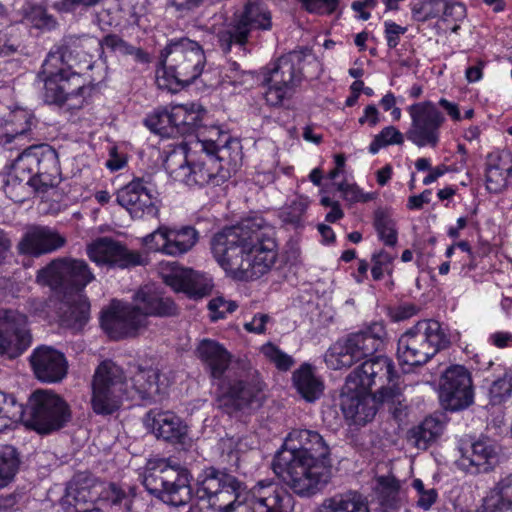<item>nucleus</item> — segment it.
<instances>
[{"instance_id": "f257e3e1", "label": "nucleus", "mask_w": 512, "mask_h": 512, "mask_svg": "<svg viewBox=\"0 0 512 512\" xmlns=\"http://www.w3.org/2000/svg\"><path fill=\"white\" fill-rule=\"evenodd\" d=\"M386 329L382 322H373L357 332L337 340L326 351V365L338 370L361 362L346 377L345 383L365 393L377 390L374 398L379 402L392 401L398 394L399 375L391 358L374 354L384 347Z\"/></svg>"}, {"instance_id": "f03ea898", "label": "nucleus", "mask_w": 512, "mask_h": 512, "mask_svg": "<svg viewBox=\"0 0 512 512\" xmlns=\"http://www.w3.org/2000/svg\"><path fill=\"white\" fill-rule=\"evenodd\" d=\"M211 251L225 272L238 281L259 279L271 270L277 259L274 232L260 216L216 233Z\"/></svg>"}, {"instance_id": "7ed1b4c3", "label": "nucleus", "mask_w": 512, "mask_h": 512, "mask_svg": "<svg viewBox=\"0 0 512 512\" xmlns=\"http://www.w3.org/2000/svg\"><path fill=\"white\" fill-rule=\"evenodd\" d=\"M330 454V446L319 432L293 429L276 453L272 469L295 494L311 497L330 481Z\"/></svg>"}, {"instance_id": "20e7f679", "label": "nucleus", "mask_w": 512, "mask_h": 512, "mask_svg": "<svg viewBox=\"0 0 512 512\" xmlns=\"http://www.w3.org/2000/svg\"><path fill=\"white\" fill-rule=\"evenodd\" d=\"M174 301L162 295L152 285H145L133 295V302L113 300L102 312L100 323L111 339L120 340L138 335L148 325V317L176 315Z\"/></svg>"}, {"instance_id": "39448f33", "label": "nucleus", "mask_w": 512, "mask_h": 512, "mask_svg": "<svg viewBox=\"0 0 512 512\" xmlns=\"http://www.w3.org/2000/svg\"><path fill=\"white\" fill-rule=\"evenodd\" d=\"M71 46L64 43L47 54L38 79L44 83L47 103L66 105L69 110H79L90 104L92 88L81 83V76L71 70Z\"/></svg>"}, {"instance_id": "423d86ee", "label": "nucleus", "mask_w": 512, "mask_h": 512, "mask_svg": "<svg viewBox=\"0 0 512 512\" xmlns=\"http://www.w3.org/2000/svg\"><path fill=\"white\" fill-rule=\"evenodd\" d=\"M206 57L202 46L189 38L172 39L159 56L156 81L160 88L176 92L190 85L204 72Z\"/></svg>"}, {"instance_id": "0eeeda50", "label": "nucleus", "mask_w": 512, "mask_h": 512, "mask_svg": "<svg viewBox=\"0 0 512 512\" xmlns=\"http://www.w3.org/2000/svg\"><path fill=\"white\" fill-rule=\"evenodd\" d=\"M58 154L48 144H32L24 148L7 166L5 189L25 183L45 192L59 182Z\"/></svg>"}, {"instance_id": "6e6552de", "label": "nucleus", "mask_w": 512, "mask_h": 512, "mask_svg": "<svg viewBox=\"0 0 512 512\" xmlns=\"http://www.w3.org/2000/svg\"><path fill=\"white\" fill-rule=\"evenodd\" d=\"M163 166L171 179L189 187L220 186L229 178V170L214 155L182 146L168 153Z\"/></svg>"}, {"instance_id": "1a4fd4ad", "label": "nucleus", "mask_w": 512, "mask_h": 512, "mask_svg": "<svg viewBox=\"0 0 512 512\" xmlns=\"http://www.w3.org/2000/svg\"><path fill=\"white\" fill-rule=\"evenodd\" d=\"M190 470L171 459H160L148 463L143 475L145 489L163 503L182 507L195 497Z\"/></svg>"}, {"instance_id": "9d476101", "label": "nucleus", "mask_w": 512, "mask_h": 512, "mask_svg": "<svg viewBox=\"0 0 512 512\" xmlns=\"http://www.w3.org/2000/svg\"><path fill=\"white\" fill-rule=\"evenodd\" d=\"M449 344V337L439 321L423 319L399 337L397 359L401 366H421Z\"/></svg>"}, {"instance_id": "9b49d317", "label": "nucleus", "mask_w": 512, "mask_h": 512, "mask_svg": "<svg viewBox=\"0 0 512 512\" xmlns=\"http://www.w3.org/2000/svg\"><path fill=\"white\" fill-rule=\"evenodd\" d=\"M305 54L291 51L263 68L264 93L268 105L278 107L292 98L304 79Z\"/></svg>"}, {"instance_id": "f8f14e48", "label": "nucleus", "mask_w": 512, "mask_h": 512, "mask_svg": "<svg viewBox=\"0 0 512 512\" xmlns=\"http://www.w3.org/2000/svg\"><path fill=\"white\" fill-rule=\"evenodd\" d=\"M135 395L128 390L122 368L111 360L102 361L95 370L92 381L91 407L95 414L112 415L122 405L124 398Z\"/></svg>"}, {"instance_id": "ddd939ff", "label": "nucleus", "mask_w": 512, "mask_h": 512, "mask_svg": "<svg viewBox=\"0 0 512 512\" xmlns=\"http://www.w3.org/2000/svg\"><path fill=\"white\" fill-rule=\"evenodd\" d=\"M272 27V12L263 0H247L240 14L235 16L226 29L218 32V43L227 54L233 45L242 48L253 33L267 32Z\"/></svg>"}, {"instance_id": "4468645a", "label": "nucleus", "mask_w": 512, "mask_h": 512, "mask_svg": "<svg viewBox=\"0 0 512 512\" xmlns=\"http://www.w3.org/2000/svg\"><path fill=\"white\" fill-rule=\"evenodd\" d=\"M264 384L256 373L245 376L231 375L218 383L217 407L232 415L246 409H257L264 401Z\"/></svg>"}, {"instance_id": "2eb2a0df", "label": "nucleus", "mask_w": 512, "mask_h": 512, "mask_svg": "<svg viewBox=\"0 0 512 512\" xmlns=\"http://www.w3.org/2000/svg\"><path fill=\"white\" fill-rule=\"evenodd\" d=\"M21 422L41 434L62 428L70 419L65 401L58 395L45 390L32 393Z\"/></svg>"}, {"instance_id": "dca6fc26", "label": "nucleus", "mask_w": 512, "mask_h": 512, "mask_svg": "<svg viewBox=\"0 0 512 512\" xmlns=\"http://www.w3.org/2000/svg\"><path fill=\"white\" fill-rule=\"evenodd\" d=\"M411 123L405 136L418 148H436L441 139V129L446 122L444 113L431 100L416 102L407 107Z\"/></svg>"}, {"instance_id": "f3484780", "label": "nucleus", "mask_w": 512, "mask_h": 512, "mask_svg": "<svg viewBox=\"0 0 512 512\" xmlns=\"http://www.w3.org/2000/svg\"><path fill=\"white\" fill-rule=\"evenodd\" d=\"M37 282L53 289L72 288L83 293L84 288L95 280V275L83 259L58 258L37 273Z\"/></svg>"}, {"instance_id": "a211bd4d", "label": "nucleus", "mask_w": 512, "mask_h": 512, "mask_svg": "<svg viewBox=\"0 0 512 512\" xmlns=\"http://www.w3.org/2000/svg\"><path fill=\"white\" fill-rule=\"evenodd\" d=\"M441 406L451 412L468 408L474 402L470 371L463 365H451L442 374L439 385Z\"/></svg>"}, {"instance_id": "6ab92c4d", "label": "nucleus", "mask_w": 512, "mask_h": 512, "mask_svg": "<svg viewBox=\"0 0 512 512\" xmlns=\"http://www.w3.org/2000/svg\"><path fill=\"white\" fill-rule=\"evenodd\" d=\"M457 451L458 468L470 474L488 473L499 463L500 446L487 436H481L473 442L461 440Z\"/></svg>"}, {"instance_id": "aec40b11", "label": "nucleus", "mask_w": 512, "mask_h": 512, "mask_svg": "<svg viewBox=\"0 0 512 512\" xmlns=\"http://www.w3.org/2000/svg\"><path fill=\"white\" fill-rule=\"evenodd\" d=\"M88 258L98 266L126 269L145 264L144 257L111 237H100L86 247Z\"/></svg>"}, {"instance_id": "412c9836", "label": "nucleus", "mask_w": 512, "mask_h": 512, "mask_svg": "<svg viewBox=\"0 0 512 512\" xmlns=\"http://www.w3.org/2000/svg\"><path fill=\"white\" fill-rule=\"evenodd\" d=\"M197 241L198 232L192 226L181 228L162 226L143 238V244L148 250L169 256L187 253Z\"/></svg>"}, {"instance_id": "4be33fe9", "label": "nucleus", "mask_w": 512, "mask_h": 512, "mask_svg": "<svg viewBox=\"0 0 512 512\" xmlns=\"http://www.w3.org/2000/svg\"><path fill=\"white\" fill-rule=\"evenodd\" d=\"M31 344L27 317L15 310H0V355L16 358Z\"/></svg>"}, {"instance_id": "5701e85b", "label": "nucleus", "mask_w": 512, "mask_h": 512, "mask_svg": "<svg viewBox=\"0 0 512 512\" xmlns=\"http://www.w3.org/2000/svg\"><path fill=\"white\" fill-rule=\"evenodd\" d=\"M116 201L133 219L154 218L159 213L157 198L143 178H135L120 188Z\"/></svg>"}, {"instance_id": "b1692460", "label": "nucleus", "mask_w": 512, "mask_h": 512, "mask_svg": "<svg viewBox=\"0 0 512 512\" xmlns=\"http://www.w3.org/2000/svg\"><path fill=\"white\" fill-rule=\"evenodd\" d=\"M35 116L28 110L18 108L0 117V145L8 150L20 149L31 141Z\"/></svg>"}, {"instance_id": "393cba45", "label": "nucleus", "mask_w": 512, "mask_h": 512, "mask_svg": "<svg viewBox=\"0 0 512 512\" xmlns=\"http://www.w3.org/2000/svg\"><path fill=\"white\" fill-rule=\"evenodd\" d=\"M249 504L253 512H289L293 497L273 480L258 481L249 492Z\"/></svg>"}, {"instance_id": "a878e982", "label": "nucleus", "mask_w": 512, "mask_h": 512, "mask_svg": "<svg viewBox=\"0 0 512 512\" xmlns=\"http://www.w3.org/2000/svg\"><path fill=\"white\" fill-rule=\"evenodd\" d=\"M376 400L372 393H365L344 383L340 393L339 406L347 420L355 425H365L376 415L377 409L374 404Z\"/></svg>"}, {"instance_id": "bb28decb", "label": "nucleus", "mask_w": 512, "mask_h": 512, "mask_svg": "<svg viewBox=\"0 0 512 512\" xmlns=\"http://www.w3.org/2000/svg\"><path fill=\"white\" fill-rule=\"evenodd\" d=\"M196 354L213 382L222 383L232 375L229 368L232 355L218 341L202 339L196 348Z\"/></svg>"}, {"instance_id": "cd10ccee", "label": "nucleus", "mask_w": 512, "mask_h": 512, "mask_svg": "<svg viewBox=\"0 0 512 512\" xmlns=\"http://www.w3.org/2000/svg\"><path fill=\"white\" fill-rule=\"evenodd\" d=\"M30 362L36 378L41 382L56 383L67 374L64 354L52 347L36 348L30 356Z\"/></svg>"}, {"instance_id": "c85d7f7f", "label": "nucleus", "mask_w": 512, "mask_h": 512, "mask_svg": "<svg viewBox=\"0 0 512 512\" xmlns=\"http://www.w3.org/2000/svg\"><path fill=\"white\" fill-rule=\"evenodd\" d=\"M66 238L49 227H34L27 231L18 244L21 254L38 257L63 247Z\"/></svg>"}, {"instance_id": "c756f323", "label": "nucleus", "mask_w": 512, "mask_h": 512, "mask_svg": "<svg viewBox=\"0 0 512 512\" xmlns=\"http://www.w3.org/2000/svg\"><path fill=\"white\" fill-rule=\"evenodd\" d=\"M147 426L157 438L173 443L185 444L188 427L182 419L170 411H153L147 413Z\"/></svg>"}, {"instance_id": "7c9ffc66", "label": "nucleus", "mask_w": 512, "mask_h": 512, "mask_svg": "<svg viewBox=\"0 0 512 512\" xmlns=\"http://www.w3.org/2000/svg\"><path fill=\"white\" fill-rule=\"evenodd\" d=\"M232 484H237V478L228 473L226 469L214 466L206 467L197 475L195 498L207 502L220 489L230 488Z\"/></svg>"}, {"instance_id": "2f4dec72", "label": "nucleus", "mask_w": 512, "mask_h": 512, "mask_svg": "<svg viewBox=\"0 0 512 512\" xmlns=\"http://www.w3.org/2000/svg\"><path fill=\"white\" fill-rule=\"evenodd\" d=\"M512 175V164L501 152L488 153L485 162V185L490 193L499 194L508 187V179Z\"/></svg>"}, {"instance_id": "473e14b6", "label": "nucleus", "mask_w": 512, "mask_h": 512, "mask_svg": "<svg viewBox=\"0 0 512 512\" xmlns=\"http://www.w3.org/2000/svg\"><path fill=\"white\" fill-rule=\"evenodd\" d=\"M100 498L111 512H137V488L110 482L100 492Z\"/></svg>"}, {"instance_id": "72a5a7b5", "label": "nucleus", "mask_w": 512, "mask_h": 512, "mask_svg": "<svg viewBox=\"0 0 512 512\" xmlns=\"http://www.w3.org/2000/svg\"><path fill=\"white\" fill-rule=\"evenodd\" d=\"M98 496L100 497V494L93 491L92 487L74 479L66 487L61 506L64 512L91 511Z\"/></svg>"}, {"instance_id": "f704fd0d", "label": "nucleus", "mask_w": 512, "mask_h": 512, "mask_svg": "<svg viewBox=\"0 0 512 512\" xmlns=\"http://www.w3.org/2000/svg\"><path fill=\"white\" fill-rule=\"evenodd\" d=\"M315 512H370V509L363 494L349 490L325 498Z\"/></svg>"}, {"instance_id": "c9c22d12", "label": "nucleus", "mask_w": 512, "mask_h": 512, "mask_svg": "<svg viewBox=\"0 0 512 512\" xmlns=\"http://www.w3.org/2000/svg\"><path fill=\"white\" fill-rule=\"evenodd\" d=\"M160 370L138 367L130 378L131 388L141 400L156 401L161 394Z\"/></svg>"}, {"instance_id": "e433bc0d", "label": "nucleus", "mask_w": 512, "mask_h": 512, "mask_svg": "<svg viewBox=\"0 0 512 512\" xmlns=\"http://www.w3.org/2000/svg\"><path fill=\"white\" fill-rule=\"evenodd\" d=\"M292 383L297 392L307 402H314L321 397L324 383L309 363H303L292 374Z\"/></svg>"}, {"instance_id": "4c0bfd02", "label": "nucleus", "mask_w": 512, "mask_h": 512, "mask_svg": "<svg viewBox=\"0 0 512 512\" xmlns=\"http://www.w3.org/2000/svg\"><path fill=\"white\" fill-rule=\"evenodd\" d=\"M205 114L206 110L197 103L174 105L177 136L197 134L202 127Z\"/></svg>"}, {"instance_id": "58836bf2", "label": "nucleus", "mask_w": 512, "mask_h": 512, "mask_svg": "<svg viewBox=\"0 0 512 512\" xmlns=\"http://www.w3.org/2000/svg\"><path fill=\"white\" fill-rule=\"evenodd\" d=\"M512 510V474L502 477L484 498L477 512H508Z\"/></svg>"}, {"instance_id": "ea45409f", "label": "nucleus", "mask_w": 512, "mask_h": 512, "mask_svg": "<svg viewBox=\"0 0 512 512\" xmlns=\"http://www.w3.org/2000/svg\"><path fill=\"white\" fill-rule=\"evenodd\" d=\"M444 424L438 418L426 417L408 432V441L421 450L428 449L442 434Z\"/></svg>"}, {"instance_id": "a19ab883", "label": "nucleus", "mask_w": 512, "mask_h": 512, "mask_svg": "<svg viewBox=\"0 0 512 512\" xmlns=\"http://www.w3.org/2000/svg\"><path fill=\"white\" fill-rule=\"evenodd\" d=\"M90 319V302L84 293H76L68 302L67 310L62 315V323L78 332Z\"/></svg>"}, {"instance_id": "79ce46f5", "label": "nucleus", "mask_w": 512, "mask_h": 512, "mask_svg": "<svg viewBox=\"0 0 512 512\" xmlns=\"http://www.w3.org/2000/svg\"><path fill=\"white\" fill-rule=\"evenodd\" d=\"M99 45L102 49H107L110 52L119 56H131L134 62L139 64H148L151 61L150 55L141 47H136L117 34H106L101 40Z\"/></svg>"}, {"instance_id": "37998d69", "label": "nucleus", "mask_w": 512, "mask_h": 512, "mask_svg": "<svg viewBox=\"0 0 512 512\" xmlns=\"http://www.w3.org/2000/svg\"><path fill=\"white\" fill-rule=\"evenodd\" d=\"M144 125L154 134L163 138L177 137L174 121V105L154 110L144 119Z\"/></svg>"}, {"instance_id": "c03bdc74", "label": "nucleus", "mask_w": 512, "mask_h": 512, "mask_svg": "<svg viewBox=\"0 0 512 512\" xmlns=\"http://www.w3.org/2000/svg\"><path fill=\"white\" fill-rule=\"evenodd\" d=\"M230 134L223 131L219 126H203L196 134L194 146L189 150L214 153L219 149L222 143L229 141Z\"/></svg>"}, {"instance_id": "a18cd8bd", "label": "nucleus", "mask_w": 512, "mask_h": 512, "mask_svg": "<svg viewBox=\"0 0 512 512\" xmlns=\"http://www.w3.org/2000/svg\"><path fill=\"white\" fill-rule=\"evenodd\" d=\"M22 22L39 30H51L56 26V20L40 4L25 2L20 9Z\"/></svg>"}, {"instance_id": "49530a36", "label": "nucleus", "mask_w": 512, "mask_h": 512, "mask_svg": "<svg viewBox=\"0 0 512 512\" xmlns=\"http://www.w3.org/2000/svg\"><path fill=\"white\" fill-rule=\"evenodd\" d=\"M242 483L237 479V484L230 488L220 489L207 503L210 508L218 512H234L241 504L239 500Z\"/></svg>"}, {"instance_id": "de8ad7c7", "label": "nucleus", "mask_w": 512, "mask_h": 512, "mask_svg": "<svg viewBox=\"0 0 512 512\" xmlns=\"http://www.w3.org/2000/svg\"><path fill=\"white\" fill-rule=\"evenodd\" d=\"M195 272L192 269L174 268L170 273L164 275L165 283L171 286L175 291H182L191 296H202L195 287Z\"/></svg>"}, {"instance_id": "09e8293b", "label": "nucleus", "mask_w": 512, "mask_h": 512, "mask_svg": "<svg viewBox=\"0 0 512 512\" xmlns=\"http://www.w3.org/2000/svg\"><path fill=\"white\" fill-rule=\"evenodd\" d=\"M24 415L23 405L13 395L0 391V432L9 428L12 423L20 422Z\"/></svg>"}, {"instance_id": "8fccbe9b", "label": "nucleus", "mask_w": 512, "mask_h": 512, "mask_svg": "<svg viewBox=\"0 0 512 512\" xmlns=\"http://www.w3.org/2000/svg\"><path fill=\"white\" fill-rule=\"evenodd\" d=\"M20 465L17 450L11 445L0 446V489L10 484Z\"/></svg>"}, {"instance_id": "3c124183", "label": "nucleus", "mask_w": 512, "mask_h": 512, "mask_svg": "<svg viewBox=\"0 0 512 512\" xmlns=\"http://www.w3.org/2000/svg\"><path fill=\"white\" fill-rule=\"evenodd\" d=\"M214 157L223 164L226 169L236 170L242 160V146L238 139L229 136L227 143H222L214 153Z\"/></svg>"}, {"instance_id": "603ef678", "label": "nucleus", "mask_w": 512, "mask_h": 512, "mask_svg": "<svg viewBox=\"0 0 512 512\" xmlns=\"http://www.w3.org/2000/svg\"><path fill=\"white\" fill-rule=\"evenodd\" d=\"M374 228L378 238L386 246L393 247L398 241L396 222L384 211H376L374 216Z\"/></svg>"}, {"instance_id": "864d4df0", "label": "nucleus", "mask_w": 512, "mask_h": 512, "mask_svg": "<svg viewBox=\"0 0 512 512\" xmlns=\"http://www.w3.org/2000/svg\"><path fill=\"white\" fill-rule=\"evenodd\" d=\"M405 137L406 136L395 126H386L374 136L369 144L368 151L372 155H375L384 147L390 145H402Z\"/></svg>"}, {"instance_id": "5fc2aeb1", "label": "nucleus", "mask_w": 512, "mask_h": 512, "mask_svg": "<svg viewBox=\"0 0 512 512\" xmlns=\"http://www.w3.org/2000/svg\"><path fill=\"white\" fill-rule=\"evenodd\" d=\"M422 9L425 10L424 16L422 18H419L422 21H425L428 18L437 17L440 14L448 16L454 9L458 10L460 14H463L465 12V6L463 4H450L448 0H428L426 3H424Z\"/></svg>"}, {"instance_id": "6e6d98bb", "label": "nucleus", "mask_w": 512, "mask_h": 512, "mask_svg": "<svg viewBox=\"0 0 512 512\" xmlns=\"http://www.w3.org/2000/svg\"><path fill=\"white\" fill-rule=\"evenodd\" d=\"M378 485L381 504L389 508H397L400 488L398 481L393 478L380 477Z\"/></svg>"}, {"instance_id": "4d7b16f0", "label": "nucleus", "mask_w": 512, "mask_h": 512, "mask_svg": "<svg viewBox=\"0 0 512 512\" xmlns=\"http://www.w3.org/2000/svg\"><path fill=\"white\" fill-rule=\"evenodd\" d=\"M261 353L280 371H288L295 363L292 356L283 352L278 346L271 342L261 347Z\"/></svg>"}, {"instance_id": "13d9d810", "label": "nucleus", "mask_w": 512, "mask_h": 512, "mask_svg": "<svg viewBox=\"0 0 512 512\" xmlns=\"http://www.w3.org/2000/svg\"><path fill=\"white\" fill-rule=\"evenodd\" d=\"M207 308L211 322H217L221 319H225L229 314H232L238 308V305L235 301L226 300L222 296H217L208 302Z\"/></svg>"}, {"instance_id": "bf43d9fd", "label": "nucleus", "mask_w": 512, "mask_h": 512, "mask_svg": "<svg viewBox=\"0 0 512 512\" xmlns=\"http://www.w3.org/2000/svg\"><path fill=\"white\" fill-rule=\"evenodd\" d=\"M512 392L511 378L505 374L503 377L493 381L489 389L490 403L499 405L510 397Z\"/></svg>"}, {"instance_id": "052dcab7", "label": "nucleus", "mask_w": 512, "mask_h": 512, "mask_svg": "<svg viewBox=\"0 0 512 512\" xmlns=\"http://www.w3.org/2000/svg\"><path fill=\"white\" fill-rule=\"evenodd\" d=\"M334 184L337 186V190L341 192L344 200L350 203H366L372 200V195L365 193L356 184H350L345 181L334 182Z\"/></svg>"}, {"instance_id": "680f3d73", "label": "nucleus", "mask_w": 512, "mask_h": 512, "mask_svg": "<svg viewBox=\"0 0 512 512\" xmlns=\"http://www.w3.org/2000/svg\"><path fill=\"white\" fill-rule=\"evenodd\" d=\"M412 487L417 492L416 506L425 511L429 510L438 498V492L435 488L426 489L421 479H414Z\"/></svg>"}, {"instance_id": "e2e57ef3", "label": "nucleus", "mask_w": 512, "mask_h": 512, "mask_svg": "<svg viewBox=\"0 0 512 512\" xmlns=\"http://www.w3.org/2000/svg\"><path fill=\"white\" fill-rule=\"evenodd\" d=\"M394 260V256L385 250H380L372 256L371 274L374 280L379 281L383 278L385 272H391L390 266Z\"/></svg>"}, {"instance_id": "0e129e2a", "label": "nucleus", "mask_w": 512, "mask_h": 512, "mask_svg": "<svg viewBox=\"0 0 512 512\" xmlns=\"http://www.w3.org/2000/svg\"><path fill=\"white\" fill-rule=\"evenodd\" d=\"M303 8L318 15H331L339 7L340 0H299Z\"/></svg>"}, {"instance_id": "69168bd1", "label": "nucleus", "mask_w": 512, "mask_h": 512, "mask_svg": "<svg viewBox=\"0 0 512 512\" xmlns=\"http://www.w3.org/2000/svg\"><path fill=\"white\" fill-rule=\"evenodd\" d=\"M104 0H59L54 7L61 13H73L78 9L87 10L102 3Z\"/></svg>"}, {"instance_id": "338daca9", "label": "nucleus", "mask_w": 512, "mask_h": 512, "mask_svg": "<svg viewBox=\"0 0 512 512\" xmlns=\"http://www.w3.org/2000/svg\"><path fill=\"white\" fill-rule=\"evenodd\" d=\"M384 28V35L387 41V46L390 49L396 48L400 43L401 35L406 33L407 28L400 26L391 20L384 22Z\"/></svg>"}, {"instance_id": "774afa93", "label": "nucleus", "mask_w": 512, "mask_h": 512, "mask_svg": "<svg viewBox=\"0 0 512 512\" xmlns=\"http://www.w3.org/2000/svg\"><path fill=\"white\" fill-rule=\"evenodd\" d=\"M269 320L268 314L257 313L251 321L244 323V329L249 333L263 334L266 331V324Z\"/></svg>"}]
</instances>
